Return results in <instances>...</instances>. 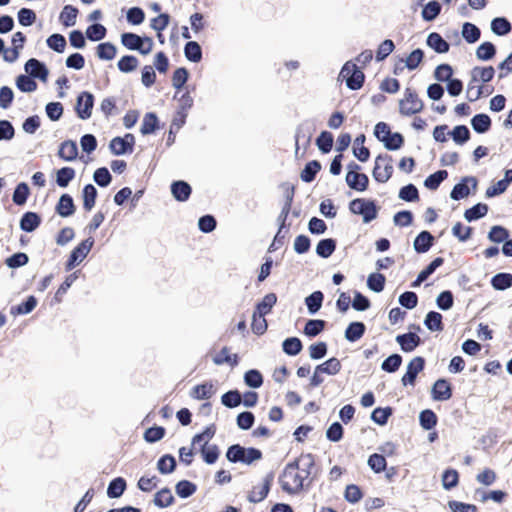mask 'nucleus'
Wrapping results in <instances>:
<instances>
[{"mask_svg": "<svg viewBox=\"0 0 512 512\" xmlns=\"http://www.w3.org/2000/svg\"><path fill=\"white\" fill-rule=\"evenodd\" d=\"M200 453L205 463L214 464L219 458L220 450L215 444L201 445Z\"/></svg>", "mask_w": 512, "mask_h": 512, "instance_id": "c756f323", "label": "nucleus"}, {"mask_svg": "<svg viewBox=\"0 0 512 512\" xmlns=\"http://www.w3.org/2000/svg\"><path fill=\"white\" fill-rule=\"evenodd\" d=\"M424 109V103L416 90L407 87L404 96L399 100V112L403 116H412L420 113Z\"/></svg>", "mask_w": 512, "mask_h": 512, "instance_id": "f03ea898", "label": "nucleus"}, {"mask_svg": "<svg viewBox=\"0 0 512 512\" xmlns=\"http://www.w3.org/2000/svg\"><path fill=\"white\" fill-rule=\"evenodd\" d=\"M508 237L509 231L505 227L499 225L493 226L488 233V239L494 243L504 242L508 239Z\"/></svg>", "mask_w": 512, "mask_h": 512, "instance_id": "0e129e2a", "label": "nucleus"}, {"mask_svg": "<svg viewBox=\"0 0 512 512\" xmlns=\"http://www.w3.org/2000/svg\"><path fill=\"white\" fill-rule=\"evenodd\" d=\"M325 325L326 322L321 319L308 320L304 327V333L309 337H315L324 330Z\"/></svg>", "mask_w": 512, "mask_h": 512, "instance_id": "a18cd8bd", "label": "nucleus"}, {"mask_svg": "<svg viewBox=\"0 0 512 512\" xmlns=\"http://www.w3.org/2000/svg\"><path fill=\"white\" fill-rule=\"evenodd\" d=\"M94 105V96L92 93L84 91L79 94L76 102V112L79 118L85 120L91 117Z\"/></svg>", "mask_w": 512, "mask_h": 512, "instance_id": "423d86ee", "label": "nucleus"}, {"mask_svg": "<svg viewBox=\"0 0 512 512\" xmlns=\"http://www.w3.org/2000/svg\"><path fill=\"white\" fill-rule=\"evenodd\" d=\"M491 285L495 290H506L512 286V274L498 273L491 279Z\"/></svg>", "mask_w": 512, "mask_h": 512, "instance_id": "473e14b6", "label": "nucleus"}, {"mask_svg": "<svg viewBox=\"0 0 512 512\" xmlns=\"http://www.w3.org/2000/svg\"><path fill=\"white\" fill-rule=\"evenodd\" d=\"M173 197L180 202L187 201L191 195V186L185 181H175L171 185Z\"/></svg>", "mask_w": 512, "mask_h": 512, "instance_id": "2eb2a0df", "label": "nucleus"}, {"mask_svg": "<svg viewBox=\"0 0 512 512\" xmlns=\"http://www.w3.org/2000/svg\"><path fill=\"white\" fill-rule=\"evenodd\" d=\"M448 177V172L446 170H439L431 175H429L424 185L426 188L430 190H436L442 181H444Z\"/></svg>", "mask_w": 512, "mask_h": 512, "instance_id": "de8ad7c7", "label": "nucleus"}, {"mask_svg": "<svg viewBox=\"0 0 512 512\" xmlns=\"http://www.w3.org/2000/svg\"><path fill=\"white\" fill-rule=\"evenodd\" d=\"M41 223L40 216L35 212H26L20 220V228L26 232L34 231Z\"/></svg>", "mask_w": 512, "mask_h": 512, "instance_id": "4be33fe9", "label": "nucleus"}, {"mask_svg": "<svg viewBox=\"0 0 512 512\" xmlns=\"http://www.w3.org/2000/svg\"><path fill=\"white\" fill-rule=\"evenodd\" d=\"M320 170H321L320 162L317 160H312L305 165L304 169L301 172L300 177H301L302 181H304V182H307V183L312 182Z\"/></svg>", "mask_w": 512, "mask_h": 512, "instance_id": "c85d7f7f", "label": "nucleus"}, {"mask_svg": "<svg viewBox=\"0 0 512 512\" xmlns=\"http://www.w3.org/2000/svg\"><path fill=\"white\" fill-rule=\"evenodd\" d=\"M58 155L65 161H73L78 155V148L74 141L67 140L61 143Z\"/></svg>", "mask_w": 512, "mask_h": 512, "instance_id": "412c9836", "label": "nucleus"}, {"mask_svg": "<svg viewBox=\"0 0 512 512\" xmlns=\"http://www.w3.org/2000/svg\"><path fill=\"white\" fill-rule=\"evenodd\" d=\"M495 74V70L492 66L487 67H475L472 70V78L470 81L478 82L482 81L484 83L489 82L493 79Z\"/></svg>", "mask_w": 512, "mask_h": 512, "instance_id": "b1692460", "label": "nucleus"}, {"mask_svg": "<svg viewBox=\"0 0 512 512\" xmlns=\"http://www.w3.org/2000/svg\"><path fill=\"white\" fill-rule=\"evenodd\" d=\"M97 190L92 184H87L83 188V207L86 211H90L96 201Z\"/></svg>", "mask_w": 512, "mask_h": 512, "instance_id": "a19ab883", "label": "nucleus"}, {"mask_svg": "<svg viewBox=\"0 0 512 512\" xmlns=\"http://www.w3.org/2000/svg\"><path fill=\"white\" fill-rule=\"evenodd\" d=\"M142 39L143 38H141L139 35L130 32L123 33L121 35V43L123 44V46L130 50L139 51L144 42Z\"/></svg>", "mask_w": 512, "mask_h": 512, "instance_id": "f704fd0d", "label": "nucleus"}, {"mask_svg": "<svg viewBox=\"0 0 512 512\" xmlns=\"http://www.w3.org/2000/svg\"><path fill=\"white\" fill-rule=\"evenodd\" d=\"M79 11L73 5H65L60 13L59 20L65 27L74 26Z\"/></svg>", "mask_w": 512, "mask_h": 512, "instance_id": "393cba45", "label": "nucleus"}, {"mask_svg": "<svg viewBox=\"0 0 512 512\" xmlns=\"http://www.w3.org/2000/svg\"><path fill=\"white\" fill-rule=\"evenodd\" d=\"M283 351L291 356L299 354L303 348L302 342L297 337H290L283 342Z\"/></svg>", "mask_w": 512, "mask_h": 512, "instance_id": "8fccbe9b", "label": "nucleus"}, {"mask_svg": "<svg viewBox=\"0 0 512 512\" xmlns=\"http://www.w3.org/2000/svg\"><path fill=\"white\" fill-rule=\"evenodd\" d=\"M274 481L273 472L267 473L260 485H255L249 491L247 499L250 503L262 502L268 495Z\"/></svg>", "mask_w": 512, "mask_h": 512, "instance_id": "39448f33", "label": "nucleus"}, {"mask_svg": "<svg viewBox=\"0 0 512 512\" xmlns=\"http://www.w3.org/2000/svg\"><path fill=\"white\" fill-rule=\"evenodd\" d=\"M426 43L435 52L441 54L447 53L450 49L449 43L437 32L430 33L427 37Z\"/></svg>", "mask_w": 512, "mask_h": 512, "instance_id": "a211bd4d", "label": "nucleus"}, {"mask_svg": "<svg viewBox=\"0 0 512 512\" xmlns=\"http://www.w3.org/2000/svg\"><path fill=\"white\" fill-rule=\"evenodd\" d=\"M30 194L29 187L26 183H19L13 193V202L16 205L22 206L26 203L28 196Z\"/></svg>", "mask_w": 512, "mask_h": 512, "instance_id": "864d4df0", "label": "nucleus"}, {"mask_svg": "<svg viewBox=\"0 0 512 512\" xmlns=\"http://www.w3.org/2000/svg\"><path fill=\"white\" fill-rule=\"evenodd\" d=\"M488 212V206L483 203H478L473 207L467 209L464 213V217L467 221L477 220L481 217H484Z\"/></svg>", "mask_w": 512, "mask_h": 512, "instance_id": "603ef678", "label": "nucleus"}, {"mask_svg": "<svg viewBox=\"0 0 512 512\" xmlns=\"http://www.w3.org/2000/svg\"><path fill=\"white\" fill-rule=\"evenodd\" d=\"M214 394V386L211 382L196 385L192 391L191 396L197 400L209 399Z\"/></svg>", "mask_w": 512, "mask_h": 512, "instance_id": "a878e982", "label": "nucleus"}, {"mask_svg": "<svg viewBox=\"0 0 512 512\" xmlns=\"http://www.w3.org/2000/svg\"><path fill=\"white\" fill-rule=\"evenodd\" d=\"M158 127V118L156 116L155 113H146L144 118H143V121H142V125H141V133L143 135H148V134H151L153 133L156 128Z\"/></svg>", "mask_w": 512, "mask_h": 512, "instance_id": "49530a36", "label": "nucleus"}, {"mask_svg": "<svg viewBox=\"0 0 512 512\" xmlns=\"http://www.w3.org/2000/svg\"><path fill=\"white\" fill-rule=\"evenodd\" d=\"M185 57L191 62H200L202 59V50L200 45L195 41H189L184 47Z\"/></svg>", "mask_w": 512, "mask_h": 512, "instance_id": "72a5a7b5", "label": "nucleus"}, {"mask_svg": "<svg viewBox=\"0 0 512 512\" xmlns=\"http://www.w3.org/2000/svg\"><path fill=\"white\" fill-rule=\"evenodd\" d=\"M432 397L436 401H446L452 397L451 384L446 379H438L432 388Z\"/></svg>", "mask_w": 512, "mask_h": 512, "instance_id": "9b49d317", "label": "nucleus"}, {"mask_svg": "<svg viewBox=\"0 0 512 512\" xmlns=\"http://www.w3.org/2000/svg\"><path fill=\"white\" fill-rule=\"evenodd\" d=\"M96 50L98 58L102 60H112L117 53L115 45L110 42L100 43Z\"/></svg>", "mask_w": 512, "mask_h": 512, "instance_id": "37998d69", "label": "nucleus"}, {"mask_svg": "<svg viewBox=\"0 0 512 512\" xmlns=\"http://www.w3.org/2000/svg\"><path fill=\"white\" fill-rule=\"evenodd\" d=\"M25 70L29 76L39 78L42 81H46L48 77V70L45 65L35 58H31L26 62Z\"/></svg>", "mask_w": 512, "mask_h": 512, "instance_id": "f8f14e48", "label": "nucleus"}, {"mask_svg": "<svg viewBox=\"0 0 512 512\" xmlns=\"http://www.w3.org/2000/svg\"><path fill=\"white\" fill-rule=\"evenodd\" d=\"M277 302V295L275 293L266 294L263 299L256 305L254 312L261 315H267L271 312L273 306Z\"/></svg>", "mask_w": 512, "mask_h": 512, "instance_id": "bb28decb", "label": "nucleus"}, {"mask_svg": "<svg viewBox=\"0 0 512 512\" xmlns=\"http://www.w3.org/2000/svg\"><path fill=\"white\" fill-rule=\"evenodd\" d=\"M126 489V480L122 477L113 479L107 488V495L109 498L120 497Z\"/></svg>", "mask_w": 512, "mask_h": 512, "instance_id": "2f4dec72", "label": "nucleus"}, {"mask_svg": "<svg viewBox=\"0 0 512 512\" xmlns=\"http://www.w3.org/2000/svg\"><path fill=\"white\" fill-rule=\"evenodd\" d=\"M93 246V240L86 239L83 240L80 244H78L71 252L69 259H68V267L72 268L77 263L81 262L89 253Z\"/></svg>", "mask_w": 512, "mask_h": 512, "instance_id": "1a4fd4ad", "label": "nucleus"}, {"mask_svg": "<svg viewBox=\"0 0 512 512\" xmlns=\"http://www.w3.org/2000/svg\"><path fill=\"white\" fill-rule=\"evenodd\" d=\"M159 482L160 479L156 475H144L138 480L137 487L143 492H151L158 486Z\"/></svg>", "mask_w": 512, "mask_h": 512, "instance_id": "13d9d810", "label": "nucleus"}, {"mask_svg": "<svg viewBox=\"0 0 512 512\" xmlns=\"http://www.w3.org/2000/svg\"><path fill=\"white\" fill-rule=\"evenodd\" d=\"M386 278L381 273H372L368 276L367 285L369 289L374 292H381L384 290Z\"/></svg>", "mask_w": 512, "mask_h": 512, "instance_id": "bf43d9fd", "label": "nucleus"}, {"mask_svg": "<svg viewBox=\"0 0 512 512\" xmlns=\"http://www.w3.org/2000/svg\"><path fill=\"white\" fill-rule=\"evenodd\" d=\"M468 182H472L474 187L477 185V180L475 177H464L462 181L456 184L451 191L450 196L453 200L463 199L470 194V190L467 185Z\"/></svg>", "mask_w": 512, "mask_h": 512, "instance_id": "4468645a", "label": "nucleus"}, {"mask_svg": "<svg viewBox=\"0 0 512 512\" xmlns=\"http://www.w3.org/2000/svg\"><path fill=\"white\" fill-rule=\"evenodd\" d=\"M362 70L355 62L347 61L343 65L339 77L346 82L349 89L359 90L365 81V75Z\"/></svg>", "mask_w": 512, "mask_h": 512, "instance_id": "7ed1b4c3", "label": "nucleus"}, {"mask_svg": "<svg viewBox=\"0 0 512 512\" xmlns=\"http://www.w3.org/2000/svg\"><path fill=\"white\" fill-rule=\"evenodd\" d=\"M424 323L431 331H442L444 329L442 315L435 311H430L426 315Z\"/></svg>", "mask_w": 512, "mask_h": 512, "instance_id": "c03bdc74", "label": "nucleus"}, {"mask_svg": "<svg viewBox=\"0 0 512 512\" xmlns=\"http://www.w3.org/2000/svg\"><path fill=\"white\" fill-rule=\"evenodd\" d=\"M365 135L361 134L356 137L353 144V154L361 162L368 161L370 157V151L364 146Z\"/></svg>", "mask_w": 512, "mask_h": 512, "instance_id": "5701e85b", "label": "nucleus"}, {"mask_svg": "<svg viewBox=\"0 0 512 512\" xmlns=\"http://www.w3.org/2000/svg\"><path fill=\"white\" fill-rule=\"evenodd\" d=\"M265 316L266 315H261L257 314L256 312H253L251 328L254 334L262 335L266 332L268 324L267 320L265 319Z\"/></svg>", "mask_w": 512, "mask_h": 512, "instance_id": "680f3d73", "label": "nucleus"}, {"mask_svg": "<svg viewBox=\"0 0 512 512\" xmlns=\"http://www.w3.org/2000/svg\"><path fill=\"white\" fill-rule=\"evenodd\" d=\"M475 88V82L470 81L467 87V98L470 102H474L481 98L482 96H489L493 93L494 87L491 85H478L476 88V92H473Z\"/></svg>", "mask_w": 512, "mask_h": 512, "instance_id": "f3484780", "label": "nucleus"}, {"mask_svg": "<svg viewBox=\"0 0 512 512\" xmlns=\"http://www.w3.org/2000/svg\"><path fill=\"white\" fill-rule=\"evenodd\" d=\"M393 159L388 154L378 155L375 159V166L372 174L379 183H386L393 175Z\"/></svg>", "mask_w": 512, "mask_h": 512, "instance_id": "20e7f679", "label": "nucleus"}, {"mask_svg": "<svg viewBox=\"0 0 512 512\" xmlns=\"http://www.w3.org/2000/svg\"><path fill=\"white\" fill-rule=\"evenodd\" d=\"M510 22L504 17L494 18L491 22V30L498 36H504L511 31Z\"/></svg>", "mask_w": 512, "mask_h": 512, "instance_id": "58836bf2", "label": "nucleus"}, {"mask_svg": "<svg viewBox=\"0 0 512 512\" xmlns=\"http://www.w3.org/2000/svg\"><path fill=\"white\" fill-rule=\"evenodd\" d=\"M316 145L322 153H329L333 147V135L328 131H322L316 139Z\"/></svg>", "mask_w": 512, "mask_h": 512, "instance_id": "052dcab7", "label": "nucleus"}, {"mask_svg": "<svg viewBox=\"0 0 512 512\" xmlns=\"http://www.w3.org/2000/svg\"><path fill=\"white\" fill-rule=\"evenodd\" d=\"M175 467V458L170 454L162 456L157 462V469L162 474L172 473L175 470Z\"/></svg>", "mask_w": 512, "mask_h": 512, "instance_id": "6e6d98bb", "label": "nucleus"}, {"mask_svg": "<svg viewBox=\"0 0 512 512\" xmlns=\"http://www.w3.org/2000/svg\"><path fill=\"white\" fill-rule=\"evenodd\" d=\"M346 183L351 189L362 192L368 188L369 178L364 173L348 171Z\"/></svg>", "mask_w": 512, "mask_h": 512, "instance_id": "9d476101", "label": "nucleus"}, {"mask_svg": "<svg viewBox=\"0 0 512 512\" xmlns=\"http://www.w3.org/2000/svg\"><path fill=\"white\" fill-rule=\"evenodd\" d=\"M222 404L228 408H235L242 403V396L238 390H230L221 397Z\"/></svg>", "mask_w": 512, "mask_h": 512, "instance_id": "4d7b16f0", "label": "nucleus"}, {"mask_svg": "<svg viewBox=\"0 0 512 512\" xmlns=\"http://www.w3.org/2000/svg\"><path fill=\"white\" fill-rule=\"evenodd\" d=\"M139 61L133 55H125L117 63L118 69L123 73L134 71L138 67Z\"/></svg>", "mask_w": 512, "mask_h": 512, "instance_id": "5fc2aeb1", "label": "nucleus"}, {"mask_svg": "<svg viewBox=\"0 0 512 512\" xmlns=\"http://www.w3.org/2000/svg\"><path fill=\"white\" fill-rule=\"evenodd\" d=\"M316 470L312 454H301L287 463L279 475L278 482L282 491L288 495H299L313 483Z\"/></svg>", "mask_w": 512, "mask_h": 512, "instance_id": "f257e3e1", "label": "nucleus"}, {"mask_svg": "<svg viewBox=\"0 0 512 512\" xmlns=\"http://www.w3.org/2000/svg\"><path fill=\"white\" fill-rule=\"evenodd\" d=\"M396 341L404 352H411L420 345V337L412 332L398 335Z\"/></svg>", "mask_w": 512, "mask_h": 512, "instance_id": "ddd939ff", "label": "nucleus"}, {"mask_svg": "<svg viewBox=\"0 0 512 512\" xmlns=\"http://www.w3.org/2000/svg\"><path fill=\"white\" fill-rule=\"evenodd\" d=\"M154 503L156 506L165 508L174 503V496L169 488H163L159 490L154 497Z\"/></svg>", "mask_w": 512, "mask_h": 512, "instance_id": "4c0bfd02", "label": "nucleus"}, {"mask_svg": "<svg viewBox=\"0 0 512 512\" xmlns=\"http://www.w3.org/2000/svg\"><path fill=\"white\" fill-rule=\"evenodd\" d=\"M336 249V241L332 238L322 239L318 242L316 253L322 258L330 257Z\"/></svg>", "mask_w": 512, "mask_h": 512, "instance_id": "7c9ffc66", "label": "nucleus"}, {"mask_svg": "<svg viewBox=\"0 0 512 512\" xmlns=\"http://www.w3.org/2000/svg\"><path fill=\"white\" fill-rule=\"evenodd\" d=\"M434 237L428 231L420 232L414 240V249L418 253L427 252L433 245Z\"/></svg>", "mask_w": 512, "mask_h": 512, "instance_id": "aec40b11", "label": "nucleus"}, {"mask_svg": "<svg viewBox=\"0 0 512 512\" xmlns=\"http://www.w3.org/2000/svg\"><path fill=\"white\" fill-rule=\"evenodd\" d=\"M213 363L215 365L228 364L231 367H235L239 363V357L237 354H231L230 348L224 346L218 354L213 357Z\"/></svg>", "mask_w": 512, "mask_h": 512, "instance_id": "dca6fc26", "label": "nucleus"}, {"mask_svg": "<svg viewBox=\"0 0 512 512\" xmlns=\"http://www.w3.org/2000/svg\"><path fill=\"white\" fill-rule=\"evenodd\" d=\"M56 212L62 217H69L75 212L73 198L69 194H63L56 206Z\"/></svg>", "mask_w": 512, "mask_h": 512, "instance_id": "6ab92c4d", "label": "nucleus"}, {"mask_svg": "<svg viewBox=\"0 0 512 512\" xmlns=\"http://www.w3.org/2000/svg\"><path fill=\"white\" fill-rule=\"evenodd\" d=\"M471 124L477 133H485L491 127V119L487 114H477L472 118Z\"/></svg>", "mask_w": 512, "mask_h": 512, "instance_id": "e433bc0d", "label": "nucleus"}, {"mask_svg": "<svg viewBox=\"0 0 512 512\" xmlns=\"http://www.w3.org/2000/svg\"><path fill=\"white\" fill-rule=\"evenodd\" d=\"M75 178V170L72 167H63L56 173V183L65 188Z\"/></svg>", "mask_w": 512, "mask_h": 512, "instance_id": "79ce46f5", "label": "nucleus"}, {"mask_svg": "<svg viewBox=\"0 0 512 512\" xmlns=\"http://www.w3.org/2000/svg\"><path fill=\"white\" fill-rule=\"evenodd\" d=\"M441 12V5L437 1H430L422 10V17L426 21L434 20Z\"/></svg>", "mask_w": 512, "mask_h": 512, "instance_id": "69168bd1", "label": "nucleus"}, {"mask_svg": "<svg viewBox=\"0 0 512 512\" xmlns=\"http://www.w3.org/2000/svg\"><path fill=\"white\" fill-rule=\"evenodd\" d=\"M459 483V473L455 469H446L442 475V485L446 490H451Z\"/></svg>", "mask_w": 512, "mask_h": 512, "instance_id": "3c124183", "label": "nucleus"}, {"mask_svg": "<svg viewBox=\"0 0 512 512\" xmlns=\"http://www.w3.org/2000/svg\"><path fill=\"white\" fill-rule=\"evenodd\" d=\"M496 54V48L491 42H483L480 44L476 50V56L479 60H490Z\"/></svg>", "mask_w": 512, "mask_h": 512, "instance_id": "09e8293b", "label": "nucleus"}, {"mask_svg": "<svg viewBox=\"0 0 512 512\" xmlns=\"http://www.w3.org/2000/svg\"><path fill=\"white\" fill-rule=\"evenodd\" d=\"M462 36L466 42L475 43L479 40L481 31L476 25L466 22L463 24Z\"/></svg>", "mask_w": 512, "mask_h": 512, "instance_id": "ea45409f", "label": "nucleus"}, {"mask_svg": "<svg viewBox=\"0 0 512 512\" xmlns=\"http://www.w3.org/2000/svg\"><path fill=\"white\" fill-rule=\"evenodd\" d=\"M425 359L421 356L414 357L407 366V371L401 381L404 386L414 385L417 375L424 369Z\"/></svg>", "mask_w": 512, "mask_h": 512, "instance_id": "0eeeda50", "label": "nucleus"}, {"mask_svg": "<svg viewBox=\"0 0 512 512\" xmlns=\"http://www.w3.org/2000/svg\"><path fill=\"white\" fill-rule=\"evenodd\" d=\"M323 293L321 291H315L305 299V303L310 313H316L322 305Z\"/></svg>", "mask_w": 512, "mask_h": 512, "instance_id": "774afa93", "label": "nucleus"}, {"mask_svg": "<svg viewBox=\"0 0 512 512\" xmlns=\"http://www.w3.org/2000/svg\"><path fill=\"white\" fill-rule=\"evenodd\" d=\"M365 325L362 322H352L345 331V337L350 342L359 340L365 333Z\"/></svg>", "mask_w": 512, "mask_h": 512, "instance_id": "cd10ccee", "label": "nucleus"}, {"mask_svg": "<svg viewBox=\"0 0 512 512\" xmlns=\"http://www.w3.org/2000/svg\"><path fill=\"white\" fill-rule=\"evenodd\" d=\"M135 139L132 134H126L122 137H115L110 141V149L115 155H122L127 152H132Z\"/></svg>", "mask_w": 512, "mask_h": 512, "instance_id": "6e6552de", "label": "nucleus"}, {"mask_svg": "<svg viewBox=\"0 0 512 512\" xmlns=\"http://www.w3.org/2000/svg\"><path fill=\"white\" fill-rule=\"evenodd\" d=\"M215 432H216V428L214 425L206 427L203 432L196 434L192 438V445L193 446H195L196 444L209 445L208 443L214 437Z\"/></svg>", "mask_w": 512, "mask_h": 512, "instance_id": "e2e57ef3", "label": "nucleus"}, {"mask_svg": "<svg viewBox=\"0 0 512 512\" xmlns=\"http://www.w3.org/2000/svg\"><path fill=\"white\" fill-rule=\"evenodd\" d=\"M176 493L181 498H187L195 493L197 487L188 480H181L176 484Z\"/></svg>", "mask_w": 512, "mask_h": 512, "instance_id": "338daca9", "label": "nucleus"}, {"mask_svg": "<svg viewBox=\"0 0 512 512\" xmlns=\"http://www.w3.org/2000/svg\"><path fill=\"white\" fill-rule=\"evenodd\" d=\"M341 367H342L341 362L336 357H332L317 366L318 371H321L322 374H327V375L338 374L341 370Z\"/></svg>", "mask_w": 512, "mask_h": 512, "instance_id": "c9c22d12", "label": "nucleus"}]
</instances>
